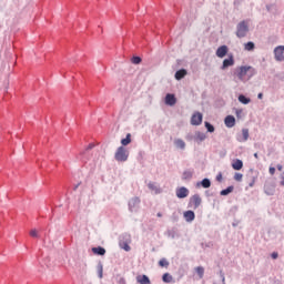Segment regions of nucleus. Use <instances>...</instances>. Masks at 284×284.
Returning <instances> with one entry per match:
<instances>
[{
  "mask_svg": "<svg viewBox=\"0 0 284 284\" xmlns=\"http://www.w3.org/2000/svg\"><path fill=\"white\" fill-rule=\"evenodd\" d=\"M254 74H256V70L248 65H242L236 71V77L242 83H247V81H250Z\"/></svg>",
  "mask_w": 284,
  "mask_h": 284,
  "instance_id": "nucleus-1",
  "label": "nucleus"
},
{
  "mask_svg": "<svg viewBox=\"0 0 284 284\" xmlns=\"http://www.w3.org/2000/svg\"><path fill=\"white\" fill-rule=\"evenodd\" d=\"M250 32V22L247 20L240 21L236 26V37L237 39H245Z\"/></svg>",
  "mask_w": 284,
  "mask_h": 284,
  "instance_id": "nucleus-2",
  "label": "nucleus"
},
{
  "mask_svg": "<svg viewBox=\"0 0 284 284\" xmlns=\"http://www.w3.org/2000/svg\"><path fill=\"white\" fill-rule=\"evenodd\" d=\"M114 159L118 163H125L130 159V151L125 146H119L115 151Z\"/></svg>",
  "mask_w": 284,
  "mask_h": 284,
  "instance_id": "nucleus-3",
  "label": "nucleus"
},
{
  "mask_svg": "<svg viewBox=\"0 0 284 284\" xmlns=\"http://www.w3.org/2000/svg\"><path fill=\"white\" fill-rule=\"evenodd\" d=\"M140 207H141V199L135 196L129 201V211L130 212H139Z\"/></svg>",
  "mask_w": 284,
  "mask_h": 284,
  "instance_id": "nucleus-4",
  "label": "nucleus"
},
{
  "mask_svg": "<svg viewBox=\"0 0 284 284\" xmlns=\"http://www.w3.org/2000/svg\"><path fill=\"white\" fill-rule=\"evenodd\" d=\"M273 52H274L275 61H278V62L284 61V45L275 47Z\"/></svg>",
  "mask_w": 284,
  "mask_h": 284,
  "instance_id": "nucleus-5",
  "label": "nucleus"
},
{
  "mask_svg": "<svg viewBox=\"0 0 284 284\" xmlns=\"http://www.w3.org/2000/svg\"><path fill=\"white\" fill-rule=\"evenodd\" d=\"M203 123V114L195 112L191 118V125H201Z\"/></svg>",
  "mask_w": 284,
  "mask_h": 284,
  "instance_id": "nucleus-6",
  "label": "nucleus"
},
{
  "mask_svg": "<svg viewBox=\"0 0 284 284\" xmlns=\"http://www.w3.org/2000/svg\"><path fill=\"white\" fill-rule=\"evenodd\" d=\"M247 139H250V130L242 129V134H237L236 141H239V143H245Z\"/></svg>",
  "mask_w": 284,
  "mask_h": 284,
  "instance_id": "nucleus-7",
  "label": "nucleus"
},
{
  "mask_svg": "<svg viewBox=\"0 0 284 284\" xmlns=\"http://www.w3.org/2000/svg\"><path fill=\"white\" fill-rule=\"evenodd\" d=\"M202 200H201V195L199 194H194L191 199H190V205H192V207H194V210H196L197 207L201 206Z\"/></svg>",
  "mask_w": 284,
  "mask_h": 284,
  "instance_id": "nucleus-8",
  "label": "nucleus"
},
{
  "mask_svg": "<svg viewBox=\"0 0 284 284\" xmlns=\"http://www.w3.org/2000/svg\"><path fill=\"white\" fill-rule=\"evenodd\" d=\"M234 65V55H229V58L223 60L221 70H227V68H232Z\"/></svg>",
  "mask_w": 284,
  "mask_h": 284,
  "instance_id": "nucleus-9",
  "label": "nucleus"
},
{
  "mask_svg": "<svg viewBox=\"0 0 284 284\" xmlns=\"http://www.w3.org/2000/svg\"><path fill=\"white\" fill-rule=\"evenodd\" d=\"M165 105H170L171 108L173 105H176V97L172 93H168L164 98Z\"/></svg>",
  "mask_w": 284,
  "mask_h": 284,
  "instance_id": "nucleus-10",
  "label": "nucleus"
},
{
  "mask_svg": "<svg viewBox=\"0 0 284 284\" xmlns=\"http://www.w3.org/2000/svg\"><path fill=\"white\" fill-rule=\"evenodd\" d=\"M189 195H190V190H187V187L185 186H182L176 190L178 199H187Z\"/></svg>",
  "mask_w": 284,
  "mask_h": 284,
  "instance_id": "nucleus-11",
  "label": "nucleus"
},
{
  "mask_svg": "<svg viewBox=\"0 0 284 284\" xmlns=\"http://www.w3.org/2000/svg\"><path fill=\"white\" fill-rule=\"evenodd\" d=\"M224 125L227 128H234L236 125V118H234V115H227L224 119Z\"/></svg>",
  "mask_w": 284,
  "mask_h": 284,
  "instance_id": "nucleus-12",
  "label": "nucleus"
},
{
  "mask_svg": "<svg viewBox=\"0 0 284 284\" xmlns=\"http://www.w3.org/2000/svg\"><path fill=\"white\" fill-rule=\"evenodd\" d=\"M183 216L186 223H192V221L196 219V214L194 213V211H185L183 213Z\"/></svg>",
  "mask_w": 284,
  "mask_h": 284,
  "instance_id": "nucleus-13",
  "label": "nucleus"
},
{
  "mask_svg": "<svg viewBox=\"0 0 284 284\" xmlns=\"http://www.w3.org/2000/svg\"><path fill=\"white\" fill-rule=\"evenodd\" d=\"M149 190H151V192H153L154 194H161L163 191L161 190V186L158 185L154 182H149L148 184Z\"/></svg>",
  "mask_w": 284,
  "mask_h": 284,
  "instance_id": "nucleus-14",
  "label": "nucleus"
},
{
  "mask_svg": "<svg viewBox=\"0 0 284 284\" xmlns=\"http://www.w3.org/2000/svg\"><path fill=\"white\" fill-rule=\"evenodd\" d=\"M201 186L207 190V187L212 186V182L210 181V179L205 178L202 181L196 183V187H201Z\"/></svg>",
  "mask_w": 284,
  "mask_h": 284,
  "instance_id": "nucleus-15",
  "label": "nucleus"
},
{
  "mask_svg": "<svg viewBox=\"0 0 284 284\" xmlns=\"http://www.w3.org/2000/svg\"><path fill=\"white\" fill-rule=\"evenodd\" d=\"M226 54H227V45H221L220 48H217L216 57H219V59H223V57H225Z\"/></svg>",
  "mask_w": 284,
  "mask_h": 284,
  "instance_id": "nucleus-16",
  "label": "nucleus"
},
{
  "mask_svg": "<svg viewBox=\"0 0 284 284\" xmlns=\"http://www.w3.org/2000/svg\"><path fill=\"white\" fill-rule=\"evenodd\" d=\"M185 77H187V70L185 69H180L175 72L176 81H181V79H185Z\"/></svg>",
  "mask_w": 284,
  "mask_h": 284,
  "instance_id": "nucleus-17",
  "label": "nucleus"
},
{
  "mask_svg": "<svg viewBox=\"0 0 284 284\" xmlns=\"http://www.w3.org/2000/svg\"><path fill=\"white\" fill-rule=\"evenodd\" d=\"M173 143L178 150H185V141L183 139H175Z\"/></svg>",
  "mask_w": 284,
  "mask_h": 284,
  "instance_id": "nucleus-18",
  "label": "nucleus"
},
{
  "mask_svg": "<svg viewBox=\"0 0 284 284\" xmlns=\"http://www.w3.org/2000/svg\"><path fill=\"white\" fill-rule=\"evenodd\" d=\"M93 254H97V256H105V250L103 246L92 247Z\"/></svg>",
  "mask_w": 284,
  "mask_h": 284,
  "instance_id": "nucleus-19",
  "label": "nucleus"
},
{
  "mask_svg": "<svg viewBox=\"0 0 284 284\" xmlns=\"http://www.w3.org/2000/svg\"><path fill=\"white\" fill-rule=\"evenodd\" d=\"M192 176H194V171H192V170H186L182 174L183 181H190L192 179Z\"/></svg>",
  "mask_w": 284,
  "mask_h": 284,
  "instance_id": "nucleus-20",
  "label": "nucleus"
},
{
  "mask_svg": "<svg viewBox=\"0 0 284 284\" xmlns=\"http://www.w3.org/2000/svg\"><path fill=\"white\" fill-rule=\"evenodd\" d=\"M232 168H233V170H237V171L243 170V162L241 160L236 159L232 162Z\"/></svg>",
  "mask_w": 284,
  "mask_h": 284,
  "instance_id": "nucleus-21",
  "label": "nucleus"
},
{
  "mask_svg": "<svg viewBox=\"0 0 284 284\" xmlns=\"http://www.w3.org/2000/svg\"><path fill=\"white\" fill-rule=\"evenodd\" d=\"M256 44H254L252 41L244 43V50H246V52H254Z\"/></svg>",
  "mask_w": 284,
  "mask_h": 284,
  "instance_id": "nucleus-22",
  "label": "nucleus"
},
{
  "mask_svg": "<svg viewBox=\"0 0 284 284\" xmlns=\"http://www.w3.org/2000/svg\"><path fill=\"white\" fill-rule=\"evenodd\" d=\"M132 143V134L128 133L125 139L121 140L122 148H125V145H130Z\"/></svg>",
  "mask_w": 284,
  "mask_h": 284,
  "instance_id": "nucleus-23",
  "label": "nucleus"
},
{
  "mask_svg": "<svg viewBox=\"0 0 284 284\" xmlns=\"http://www.w3.org/2000/svg\"><path fill=\"white\" fill-rule=\"evenodd\" d=\"M237 100L240 101V103H243V105H247L248 103L252 102V100L245 97L244 94H240Z\"/></svg>",
  "mask_w": 284,
  "mask_h": 284,
  "instance_id": "nucleus-24",
  "label": "nucleus"
},
{
  "mask_svg": "<svg viewBox=\"0 0 284 284\" xmlns=\"http://www.w3.org/2000/svg\"><path fill=\"white\" fill-rule=\"evenodd\" d=\"M136 281L140 284H150V277L148 275L138 276Z\"/></svg>",
  "mask_w": 284,
  "mask_h": 284,
  "instance_id": "nucleus-25",
  "label": "nucleus"
},
{
  "mask_svg": "<svg viewBox=\"0 0 284 284\" xmlns=\"http://www.w3.org/2000/svg\"><path fill=\"white\" fill-rule=\"evenodd\" d=\"M205 139H207V135H205V133H203V132L195 133V141H199L201 143V142L205 141Z\"/></svg>",
  "mask_w": 284,
  "mask_h": 284,
  "instance_id": "nucleus-26",
  "label": "nucleus"
},
{
  "mask_svg": "<svg viewBox=\"0 0 284 284\" xmlns=\"http://www.w3.org/2000/svg\"><path fill=\"white\" fill-rule=\"evenodd\" d=\"M232 192H234V187L233 186H229L224 190H222L220 192L221 196H227V194H232Z\"/></svg>",
  "mask_w": 284,
  "mask_h": 284,
  "instance_id": "nucleus-27",
  "label": "nucleus"
},
{
  "mask_svg": "<svg viewBox=\"0 0 284 284\" xmlns=\"http://www.w3.org/2000/svg\"><path fill=\"white\" fill-rule=\"evenodd\" d=\"M195 272H196L199 278H203V276L205 274V268L203 266H197V267H195Z\"/></svg>",
  "mask_w": 284,
  "mask_h": 284,
  "instance_id": "nucleus-28",
  "label": "nucleus"
},
{
  "mask_svg": "<svg viewBox=\"0 0 284 284\" xmlns=\"http://www.w3.org/2000/svg\"><path fill=\"white\" fill-rule=\"evenodd\" d=\"M162 281H163L164 283H172V275H170V273L163 274Z\"/></svg>",
  "mask_w": 284,
  "mask_h": 284,
  "instance_id": "nucleus-29",
  "label": "nucleus"
},
{
  "mask_svg": "<svg viewBox=\"0 0 284 284\" xmlns=\"http://www.w3.org/2000/svg\"><path fill=\"white\" fill-rule=\"evenodd\" d=\"M264 192L267 196H274V187L265 186Z\"/></svg>",
  "mask_w": 284,
  "mask_h": 284,
  "instance_id": "nucleus-30",
  "label": "nucleus"
},
{
  "mask_svg": "<svg viewBox=\"0 0 284 284\" xmlns=\"http://www.w3.org/2000/svg\"><path fill=\"white\" fill-rule=\"evenodd\" d=\"M159 265H160V267H169L170 266V262H168L166 258H161L159 261Z\"/></svg>",
  "mask_w": 284,
  "mask_h": 284,
  "instance_id": "nucleus-31",
  "label": "nucleus"
},
{
  "mask_svg": "<svg viewBox=\"0 0 284 284\" xmlns=\"http://www.w3.org/2000/svg\"><path fill=\"white\" fill-rule=\"evenodd\" d=\"M98 276L103 278V264L101 262L98 264Z\"/></svg>",
  "mask_w": 284,
  "mask_h": 284,
  "instance_id": "nucleus-32",
  "label": "nucleus"
},
{
  "mask_svg": "<svg viewBox=\"0 0 284 284\" xmlns=\"http://www.w3.org/2000/svg\"><path fill=\"white\" fill-rule=\"evenodd\" d=\"M142 59L139 55H135L131 59V63H133L134 65H139V63H141Z\"/></svg>",
  "mask_w": 284,
  "mask_h": 284,
  "instance_id": "nucleus-33",
  "label": "nucleus"
},
{
  "mask_svg": "<svg viewBox=\"0 0 284 284\" xmlns=\"http://www.w3.org/2000/svg\"><path fill=\"white\" fill-rule=\"evenodd\" d=\"M204 125L207 132H211V133L214 132V125H212L210 122H205Z\"/></svg>",
  "mask_w": 284,
  "mask_h": 284,
  "instance_id": "nucleus-34",
  "label": "nucleus"
},
{
  "mask_svg": "<svg viewBox=\"0 0 284 284\" xmlns=\"http://www.w3.org/2000/svg\"><path fill=\"white\" fill-rule=\"evenodd\" d=\"M30 236H32L33 239H39V231H37L36 229L31 230Z\"/></svg>",
  "mask_w": 284,
  "mask_h": 284,
  "instance_id": "nucleus-35",
  "label": "nucleus"
},
{
  "mask_svg": "<svg viewBox=\"0 0 284 284\" xmlns=\"http://www.w3.org/2000/svg\"><path fill=\"white\" fill-rule=\"evenodd\" d=\"M234 181H239V182L243 181V173H235Z\"/></svg>",
  "mask_w": 284,
  "mask_h": 284,
  "instance_id": "nucleus-36",
  "label": "nucleus"
},
{
  "mask_svg": "<svg viewBox=\"0 0 284 284\" xmlns=\"http://www.w3.org/2000/svg\"><path fill=\"white\" fill-rule=\"evenodd\" d=\"M268 172L272 176H274V174H276V168L270 166Z\"/></svg>",
  "mask_w": 284,
  "mask_h": 284,
  "instance_id": "nucleus-37",
  "label": "nucleus"
},
{
  "mask_svg": "<svg viewBox=\"0 0 284 284\" xmlns=\"http://www.w3.org/2000/svg\"><path fill=\"white\" fill-rule=\"evenodd\" d=\"M122 250H123L124 252H130L131 247L129 246L128 243H124V244L122 245Z\"/></svg>",
  "mask_w": 284,
  "mask_h": 284,
  "instance_id": "nucleus-38",
  "label": "nucleus"
},
{
  "mask_svg": "<svg viewBox=\"0 0 284 284\" xmlns=\"http://www.w3.org/2000/svg\"><path fill=\"white\" fill-rule=\"evenodd\" d=\"M216 181H217L219 183H221V181H223V173H219V174L216 175Z\"/></svg>",
  "mask_w": 284,
  "mask_h": 284,
  "instance_id": "nucleus-39",
  "label": "nucleus"
},
{
  "mask_svg": "<svg viewBox=\"0 0 284 284\" xmlns=\"http://www.w3.org/2000/svg\"><path fill=\"white\" fill-rule=\"evenodd\" d=\"M271 256H272V258L276 260V258H278V253L273 252V253L271 254Z\"/></svg>",
  "mask_w": 284,
  "mask_h": 284,
  "instance_id": "nucleus-40",
  "label": "nucleus"
},
{
  "mask_svg": "<svg viewBox=\"0 0 284 284\" xmlns=\"http://www.w3.org/2000/svg\"><path fill=\"white\" fill-rule=\"evenodd\" d=\"M281 179L282 180H281L280 184L284 187V175L283 174L281 175Z\"/></svg>",
  "mask_w": 284,
  "mask_h": 284,
  "instance_id": "nucleus-41",
  "label": "nucleus"
},
{
  "mask_svg": "<svg viewBox=\"0 0 284 284\" xmlns=\"http://www.w3.org/2000/svg\"><path fill=\"white\" fill-rule=\"evenodd\" d=\"M222 283L225 284V275L221 273Z\"/></svg>",
  "mask_w": 284,
  "mask_h": 284,
  "instance_id": "nucleus-42",
  "label": "nucleus"
},
{
  "mask_svg": "<svg viewBox=\"0 0 284 284\" xmlns=\"http://www.w3.org/2000/svg\"><path fill=\"white\" fill-rule=\"evenodd\" d=\"M277 170H278V172L283 171V165L277 164Z\"/></svg>",
  "mask_w": 284,
  "mask_h": 284,
  "instance_id": "nucleus-43",
  "label": "nucleus"
},
{
  "mask_svg": "<svg viewBox=\"0 0 284 284\" xmlns=\"http://www.w3.org/2000/svg\"><path fill=\"white\" fill-rule=\"evenodd\" d=\"M242 112L243 110H236V115L239 116Z\"/></svg>",
  "mask_w": 284,
  "mask_h": 284,
  "instance_id": "nucleus-44",
  "label": "nucleus"
},
{
  "mask_svg": "<svg viewBox=\"0 0 284 284\" xmlns=\"http://www.w3.org/2000/svg\"><path fill=\"white\" fill-rule=\"evenodd\" d=\"M92 148H94V144H89L88 145V150H92Z\"/></svg>",
  "mask_w": 284,
  "mask_h": 284,
  "instance_id": "nucleus-45",
  "label": "nucleus"
},
{
  "mask_svg": "<svg viewBox=\"0 0 284 284\" xmlns=\"http://www.w3.org/2000/svg\"><path fill=\"white\" fill-rule=\"evenodd\" d=\"M257 99H263V93H258Z\"/></svg>",
  "mask_w": 284,
  "mask_h": 284,
  "instance_id": "nucleus-46",
  "label": "nucleus"
},
{
  "mask_svg": "<svg viewBox=\"0 0 284 284\" xmlns=\"http://www.w3.org/2000/svg\"><path fill=\"white\" fill-rule=\"evenodd\" d=\"M156 216H158L159 219H161V216H163V213L159 212V213L156 214Z\"/></svg>",
  "mask_w": 284,
  "mask_h": 284,
  "instance_id": "nucleus-47",
  "label": "nucleus"
},
{
  "mask_svg": "<svg viewBox=\"0 0 284 284\" xmlns=\"http://www.w3.org/2000/svg\"><path fill=\"white\" fill-rule=\"evenodd\" d=\"M248 185L250 187H254V182H251Z\"/></svg>",
  "mask_w": 284,
  "mask_h": 284,
  "instance_id": "nucleus-48",
  "label": "nucleus"
},
{
  "mask_svg": "<svg viewBox=\"0 0 284 284\" xmlns=\"http://www.w3.org/2000/svg\"><path fill=\"white\" fill-rule=\"evenodd\" d=\"M254 158H255V159H258V153H254Z\"/></svg>",
  "mask_w": 284,
  "mask_h": 284,
  "instance_id": "nucleus-49",
  "label": "nucleus"
},
{
  "mask_svg": "<svg viewBox=\"0 0 284 284\" xmlns=\"http://www.w3.org/2000/svg\"><path fill=\"white\" fill-rule=\"evenodd\" d=\"M77 187H79V184H78V185H75L74 190H77Z\"/></svg>",
  "mask_w": 284,
  "mask_h": 284,
  "instance_id": "nucleus-50",
  "label": "nucleus"
}]
</instances>
